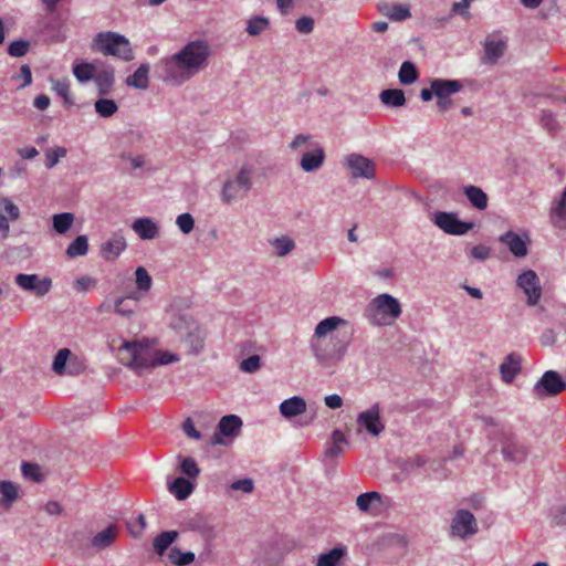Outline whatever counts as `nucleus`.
<instances>
[{
    "mask_svg": "<svg viewBox=\"0 0 566 566\" xmlns=\"http://www.w3.org/2000/svg\"><path fill=\"white\" fill-rule=\"evenodd\" d=\"M117 359L129 369L140 374L155 367V349L148 339L123 340L116 349Z\"/></svg>",
    "mask_w": 566,
    "mask_h": 566,
    "instance_id": "nucleus-1",
    "label": "nucleus"
},
{
    "mask_svg": "<svg viewBox=\"0 0 566 566\" xmlns=\"http://www.w3.org/2000/svg\"><path fill=\"white\" fill-rule=\"evenodd\" d=\"M349 344L348 335L336 333L327 338L312 339L311 347L321 364L332 366L343 360Z\"/></svg>",
    "mask_w": 566,
    "mask_h": 566,
    "instance_id": "nucleus-2",
    "label": "nucleus"
},
{
    "mask_svg": "<svg viewBox=\"0 0 566 566\" xmlns=\"http://www.w3.org/2000/svg\"><path fill=\"white\" fill-rule=\"evenodd\" d=\"M92 50L103 55H111L123 61H132L134 52L129 40L113 31L97 33L92 41Z\"/></svg>",
    "mask_w": 566,
    "mask_h": 566,
    "instance_id": "nucleus-3",
    "label": "nucleus"
},
{
    "mask_svg": "<svg viewBox=\"0 0 566 566\" xmlns=\"http://www.w3.org/2000/svg\"><path fill=\"white\" fill-rule=\"evenodd\" d=\"M401 315L399 301L390 294L384 293L376 296L366 307L365 316L375 325H386L389 319Z\"/></svg>",
    "mask_w": 566,
    "mask_h": 566,
    "instance_id": "nucleus-4",
    "label": "nucleus"
},
{
    "mask_svg": "<svg viewBox=\"0 0 566 566\" xmlns=\"http://www.w3.org/2000/svg\"><path fill=\"white\" fill-rule=\"evenodd\" d=\"M253 167L243 165L231 178H228L222 186L221 199L226 203L243 199L248 196L253 186Z\"/></svg>",
    "mask_w": 566,
    "mask_h": 566,
    "instance_id": "nucleus-5",
    "label": "nucleus"
},
{
    "mask_svg": "<svg viewBox=\"0 0 566 566\" xmlns=\"http://www.w3.org/2000/svg\"><path fill=\"white\" fill-rule=\"evenodd\" d=\"M307 145L308 150L302 155L300 166L305 172L317 171L325 161V150L318 144L313 142V138L308 134H298L290 144V148L295 150L298 147Z\"/></svg>",
    "mask_w": 566,
    "mask_h": 566,
    "instance_id": "nucleus-6",
    "label": "nucleus"
},
{
    "mask_svg": "<svg viewBox=\"0 0 566 566\" xmlns=\"http://www.w3.org/2000/svg\"><path fill=\"white\" fill-rule=\"evenodd\" d=\"M210 55V46L205 40H195L184 46L181 51L171 56V61L180 66L198 69L203 65Z\"/></svg>",
    "mask_w": 566,
    "mask_h": 566,
    "instance_id": "nucleus-7",
    "label": "nucleus"
},
{
    "mask_svg": "<svg viewBox=\"0 0 566 566\" xmlns=\"http://www.w3.org/2000/svg\"><path fill=\"white\" fill-rule=\"evenodd\" d=\"M501 453L505 461L521 463L528 455V448L512 432L511 429L500 430Z\"/></svg>",
    "mask_w": 566,
    "mask_h": 566,
    "instance_id": "nucleus-8",
    "label": "nucleus"
},
{
    "mask_svg": "<svg viewBox=\"0 0 566 566\" xmlns=\"http://www.w3.org/2000/svg\"><path fill=\"white\" fill-rule=\"evenodd\" d=\"M566 389V379L555 370H546L535 382L532 394L537 399L555 397Z\"/></svg>",
    "mask_w": 566,
    "mask_h": 566,
    "instance_id": "nucleus-9",
    "label": "nucleus"
},
{
    "mask_svg": "<svg viewBox=\"0 0 566 566\" xmlns=\"http://www.w3.org/2000/svg\"><path fill=\"white\" fill-rule=\"evenodd\" d=\"M432 223L447 234L463 235L473 227V222H467L459 219L457 212L436 211L431 213Z\"/></svg>",
    "mask_w": 566,
    "mask_h": 566,
    "instance_id": "nucleus-10",
    "label": "nucleus"
},
{
    "mask_svg": "<svg viewBox=\"0 0 566 566\" xmlns=\"http://www.w3.org/2000/svg\"><path fill=\"white\" fill-rule=\"evenodd\" d=\"M344 165L350 170V177L353 179H374L376 177V165L375 163L356 153H352L344 158Z\"/></svg>",
    "mask_w": 566,
    "mask_h": 566,
    "instance_id": "nucleus-11",
    "label": "nucleus"
},
{
    "mask_svg": "<svg viewBox=\"0 0 566 566\" xmlns=\"http://www.w3.org/2000/svg\"><path fill=\"white\" fill-rule=\"evenodd\" d=\"M242 427V420L237 415L223 416L218 426L213 437L210 440L211 446L226 444L224 438H234L239 434Z\"/></svg>",
    "mask_w": 566,
    "mask_h": 566,
    "instance_id": "nucleus-12",
    "label": "nucleus"
},
{
    "mask_svg": "<svg viewBox=\"0 0 566 566\" xmlns=\"http://www.w3.org/2000/svg\"><path fill=\"white\" fill-rule=\"evenodd\" d=\"M516 284L524 291L527 296V304L530 306L536 305L542 296V287L539 279L533 270L522 272L516 280Z\"/></svg>",
    "mask_w": 566,
    "mask_h": 566,
    "instance_id": "nucleus-13",
    "label": "nucleus"
},
{
    "mask_svg": "<svg viewBox=\"0 0 566 566\" xmlns=\"http://www.w3.org/2000/svg\"><path fill=\"white\" fill-rule=\"evenodd\" d=\"M357 424L371 436L378 437L385 430V424L380 420L379 403L376 402L369 409L358 413Z\"/></svg>",
    "mask_w": 566,
    "mask_h": 566,
    "instance_id": "nucleus-14",
    "label": "nucleus"
},
{
    "mask_svg": "<svg viewBox=\"0 0 566 566\" xmlns=\"http://www.w3.org/2000/svg\"><path fill=\"white\" fill-rule=\"evenodd\" d=\"M14 282L22 290L33 292L36 296H44L52 286L51 279L40 280L38 274L19 273L15 275Z\"/></svg>",
    "mask_w": 566,
    "mask_h": 566,
    "instance_id": "nucleus-15",
    "label": "nucleus"
},
{
    "mask_svg": "<svg viewBox=\"0 0 566 566\" xmlns=\"http://www.w3.org/2000/svg\"><path fill=\"white\" fill-rule=\"evenodd\" d=\"M451 530L454 535L462 538L473 535L478 532L476 520L470 511L459 510L452 520Z\"/></svg>",
    "mask_w": 566,
    "mask_h": 566,
    "instance_id": "nucleus-16",
    "label": "nucleus"
},
{
    "mask_svg": "<svg viewBox=\"0 0 566 566\" xmlns=\"http://www.w3.org/2000/svg\"><path fill=\"white\" fill-rule=\"evenodd\" d=\"M506 49V40L501 32H493L488 34L484 40V56L490 64H494L503 54Z\"/></svg>",
    "mask_w": 566,
    "mask_h": 566,
    "instance_id": "nucleus-17",
    "label": "nucleus"
},
{
    "mask_svg": "<svg viewBox=\"0 0 566 566\" xmlns=\"http://www.w3.org/2000/svg\"><path fill=\"white\" fill-rule=\"evenodd\" d=\"M82 84L94 81L99 95L111 93L114 85V73H73Z\"/></svg>",
    "mask_w": 566,
    "mask_h": 566,
    "instance_id": "nucleus-18",
    "label": "nucleus"
},
{
    "mask_svg": "<svg viewBox=\"0 0 566 566\" xmlns=\"http://www.w3.org/2000/svg\"><path fill=\"white\" fill-rule=\"evenodd\" d=\"M522 370V357L520 354L510 353L500 365L501 378L505 384H512Z\"/></svg>",
    "mask_w": 566,
    "mask_h": 566,
    "instance_id": "nucleus-19",
    "label": "nucleus"
},
{
    "mask_svg": "<svg viewBox=\"0 0 566 566\" xmlns=\"http://www.w3.org/2000/svg\"><path fill=\"white\" fill-rule=\"evenodd\" d=\"M280 413L285 419H292L306 412V401L300 396H293L280 403Z\"/></svg>",
    "mask_w": 566,
    "mask_h": 566,
    "instance_id": "nucleus-20",
    "label": "nucleus"
},
{
    "mask_svg": "<svg viewBox=\"0 0 566 566\" xmlns=\"http://www.w3.org/2000/svg\"><path fill=\"white\" fill-rule=\"evenodd\" d=\"M463 85L459 80L433 78V93L437 99L451 97V95L460 92Z\"/></svg>",
    "mask_w": 566,
    "mask_h": 566,
    "instance_id": "nucleus-21",
    "label": "nucleus"
},
{
    "mask_svg": "<svg viewBox=\"0 0 566 566\" xmlns=\"http://www.w3.org/2000/svg\"><path fill=\"white\" fill-rule=\"evenodd\" d=\"M500 241L504 243L516 258H523L527 254L526 242L513 231H507L502 234Z\"/></svg>",
    "mask_w": 566,
    "mask_h": 566,
    "instance_id": "nucleus-22",
    "label": "nucleus"
},
{
    "mask_svg": "<svg viewBox=\"0 0 566 566\" xmlns=\"http://www.w3.org/2000/svg\"><path fill=\"white\" fill-rule=\"evenodd\" d=\"M132 228L143 240H153L159 232L158 226L150 218L136 219Z\"/></svg>",
    "mask_w": 566,
    "mask_h": 566,
    "instance_id": "nucleus-23",
    "label": "nucleus"
},
{
    "mask_svg": "<svg viewBox=\"0 0 566 566\" xmlns=\"http://www.w3.org/2000/svg\"><path fill=\"white\" fill-rule=\"evenodd\" d=\"M125 248L126 241L124 237L115 234L102 244L101 252L104 259L115 260Z\"/></svg>",
    "mask_w": 566,
    "mask_h": 566,
    "instance_id": "nucleus-24",
    "label": "nucleus"
},
{
    "mask_svg": "<svg viewBox=\"0 0 566 566\" xmlns=\"http://www.w3.org/2000/svg\"><path fill=\"white\" fill-rule=\"evenodd\" d=\"M117 535H118V527L114 524H111L102 532H98L92 538L91 544L97 551H102V549L109 547L114 543Z\"/></svg>",
    "mask_w": 566,
    "mask_h": 566,
    "instance_id": "nucleus-25",
    "label": "nucleus"
},
{
    "mask_svg": "<svg viewBox=\"0 0 566 566\" xmlns=\"http://www.w3.org/2000/svg\"><path fill=\"white\" fill-rule=\"evenodd\" d=\"M342 324H345V321L338 316H329L322 319L315 327V338L314 339H323L329 337L337 327Z\"/></svg>",
    "mask_w": 566,
    "mask_h": 566,
    "instance_id": "nucleus-26",
    "label": "nucleus"
},
{
    "mask_svg": "<svg viewBox=\"0 0 566 566\" xmlns=\"http://www.w3.org/2000/svg\"><path fill=\"white\" fill-rule=\"evenodd\" d=\"M168 489L177 500L182 501L189 497V495L192 493L195 484L184 476H178L168 484Z\"/></svg>",
    "mask_w": 566,
    "mask_h": 566,
    "instance_id": "nucleus-27",
    "label": "nucleus"
},
{
    "mask_svg": "<svg viewBox=\"0 0 566 566\" xmlns=\"http://www.w3.org/2000/svg\"><path fill=\"white\" fill-rule=\"evenodd\" d=\"M191 531L198 532L206 541H212L216 537L214 528L202 515H196L188 521Z\"/></svg>",
    "mask_w": 566,
    "mask_h": 566,
    "instance_id": "nucleus-28",
    "label": "nucleus"
},
{
    "mask_svg": "<svg viewBox=\"0 0 566 566\" xmlns=\"http://www.w3.org/2000/svg\"><path fill=\"white\" fill-rule=\"evenodd\" d=\"M463 193L472 205L478 210H484L488 207V195L480 188L473 185L465 186L463 188Z\"/></svg>",
    "mask_w": 566,
    "mask_h": 566,
    "instance_id": "nucleus-29",
    "label": "nucleus"
},
{
    "mask_svg": "<svg viewBox=\"0 0 566 566\" xmlns=\"http://www.w3.org/2000/svg\"><path fill=\"white\" fill-rule=\"evenodd\" d=\"M0 504L4 509H10L18 500V485L11 481H0Z\"/></svg>",
    "mask_w": 566,
    "mask_h": 566,
    "instance_id": "nucleus-30",
    "label": "nucleus"
},
{
    "mask_svg": "<svg viewBox=\"0 0 566 566\" xmlns=\"http://www.w3.org/2000/svg\"><path fill=\"white\" fill-rule=\"evenodd\" d=\"M381 503V495L376 491L365 492L357 496L356 505L364 513H371Z\"/></svg>",
    "mask_w": 566,
    "mask_h": 566,
    "instance_id": "nucleus-31",
    "label": "nucleus"
},
{
    "mask_svg": "<svg viewBox=\"0 0 566 566\" xmlns=\"http://www.w3.org/2000/svg\"><path fill=\"white\" fill-rule=\"evenodd\" d=\"M178 536L179 533L177 531H165L159 533L153 542L154 551L159 556H163Z\"/></svg>",
    "mask_w": 566,
    "mask_h": 566,
    "instance_id": "nucleus-32",
    "label": "nucleus"
},
{
    "mask_svg": "<svg viewBox=\"0 0 566 566\" xmlns=\"http://www.w3.org/2000/svg\"><path fill=\"white\" fill-rule=\"evenodd\" d=\"M182 337L189 346L190 353L198 354L203 349L205 335L198 325H195V328L189 329Z\"/></svg>",
    "mask_w": 566,
    "mask_h": 566,
    "instance_id": "nucleus-33",
    "label": "nucleus"
},
{
    "mask_svg": "<svg viewBox=\"0 0 566 566\" xmlns=\"http://www.w3.org/2000/svg\"><path fill=\"white\" fill-rule=\"evenodd\" d=\"M379 98L388 107H401L406 104V97L402 90L387 88L381 91Z\"/></svg>",
    "mask_w": 566,
    "mask_h": 566,
    "instance_id": "nucleus-34",
    "label": "nucleus"
},
{
    "mask_svg": "<svg viewBox=\"0 0 566 566\" xmlns=\"http://www.w3.org/2000/svg\"><path fill=\"white\" fill-rule=\"evenodd\" d=\"M196 322L185 313H176L170 319V327L180 336H184L189 329L195 328Z\"/></svg>",
    "mask_w": 566,
    "mask_h": 566,
    "instance_id": "nucleus-35",
    "label": "nucleus"
},
{
    "mask_svg": "<svg viewBox=\"0 0 566 566\" xmlns=\"http://www.w3.org/2000/svg\"><path fill=\"white\" fill-rule=\"evenodd\" d=\"M345 553V548L334 547L318 556L317 566H339L340 559L344 557Z\"/></svg>",
    "mask_w": 566,
    "mask_h": 566,
    "instance_id": "nucleus-36",
    "label": "nucleus"
},
{
    "mask_svg": "<svg viewBox=\"0 0 566 566\" xmlns=\"http://www.w3.org/2000/svg\"><path fill=\"white\" fill-rule=\"evenodd\" d=\"M53 91L63 99L65 106L74 105V99L70 92V83L67 80H54L50 77Z\"/></svg>",
    "mask_w": 566,
    "mask_h": 566,
    "instance_id": "nucleus-37",
    "label": "nucleus"
},
{
    "mask_svg": "<svg viewBox=\"0 0 566 566\" xmlns=\"http://www.w3.org/2000/svg\"><path fill=\"white\" fill-rule=\"evenodd\" d=\"M168 559L176 566H187L195 562L196 556L192 552H181L174 546L168 552Z\"/></svg>",
    "mask_w": 566,
    "mask_h": 566,
    "instance_id": "nucleus-38",
    "label": "nucleus"
},
{
    "mask_svg": "<svg viewBox=\"0 0 566 566\" xmlns=\"http://www.w3.org/2000/svg\"><path fill=\"white\" fill-rule=\"evenodd\" d=\"M95 112L103 118H109L118 111L117 103L112 98H98L94 103Z\"/></svg>",
    "mask_w": 566,
    "mask_h": 566,
    "instance_id": "nucleus-39",
    "label": "nucleus"
},
{
    "mask_svg": "<svg viewBox=\"0 0 566 566\" xmlns=\"http://www.w3.org/2000/svg\"><path fill=\"white\" fill-rule=\"evenodd\" d=\"M539 124L551 136H555L560 129L556 115L547 109L541 112Z\"/></svg>",
    "mask_w": 566,
    "mask_h": 566,
    "instance_id": "nucleus-40",
    "label": "nucleus"
},
{
    "mask_svg": "<svg viewBox=\"0 0 566 566\" xmlns=\"http://www.w3.org/2000/svg\"><path fill=\"white\" fill-rule=\"evenodd\" d=\"M73 221L74 216L71 212L56 213L52 218V226L56 233L64 234L70 230Z\"/></svg>",
    "mask_w": 566,
    "mask_h": 566,
    "instance_id": "nucleus-41",
    "label": "nucleus"
},
{
    "mask_svg": "<svg viewBox=\"0 0 566 566\" xmlns=\"http://www.w3.org/2000/svg\"><path fill=\"white\" fill-rule=\"evenodd\" d=\"M88 240L86 235H77L67 247L66 254L69 258L83 256L87 253Z\"/></svg>",
    "mask_w": 566,
    "mask_h": 566,
    "instance_id": "nucleus-42",
    "label": "nucleus"
},
{
    "mask_svg": "<svg viewBox=\"0 0 566 566\" xmlns=\"http://www.w3.org/2000/svg\"><path fill=\"white\" fill-rule=\"evenodd\" d=\"M270 25V21L268 18L258 15L248 21L245 31L252 35L256 36L264 32Z\"/></svg>",
    "mask_w": 566,
    "mask_h": 566,
    "instance_id": "nucleus-43",
    "label": "nucleus"
},
{
    "mask_svg": "<svg viewBox=\"0 0 566 566\" xmlns=\"http://www.w3.org/2000/svg\"><path fill=\"white\" fill-rule=\"evenodd\" d=\"M179 463V470L182 474L188 476L189 479H196L200 474V469L196 462V460L191 457L181 458Z\"/></svg>",
    "mask_w": 566,
    "mask_h": 566,
    "instance_id": "nucleus-44",
    "label": "nucleus"
},
{
    "mask_svg": "<svg viewBox=\"0 0 566 566\" xmlns=\"http://www.w3.org/2000/svg\"><path fill=\"white\" fill-rule=\"evenodd\" d=\"M72 355V352L69 348L60 349L53 360L52 369L57 375H64L66 370V363Z\"/></svg>",
    "mask_w": 566,
    "mask_h": 566,
    "instance_id": "nucleus-45",
    "label": "nucleus"
},
{
    "mask_svg": "<svg viewBox=\"0 0 566 566\" xmlns=\"http://www.w3.org/2000/svg\"><path fill=\"white\" fill-rule=\"evenodd\" d=\"M136 287L148 292L153 285V279L144 266H138L135 271Z\"/></svg>",
    "mask_w": 566,
    "mask_h": 566,
    "instance_id": "nucleus-46",
    "label": "nucleus"
},
{
    "mask_svg": "<svg viewBox=\"0 0 566 566\" xmlns=\"http://www.w3.org/2000/svg\"><path fill=\"white\" fill-rule=\"evenodd\" d=\"M66 153H67L66 148L61 147V146L48 149L45 151V160H44L45 168L52 169L53 167H55L57 165L59 160L66 156Z\"/></svg>",
    "mask_w": 566,
    "mask_h": 566,
    "instance_id": "nucleus-47",
    "label": "nucleus"
},
{
    "mask_svg": "<svg viewBox=\"0 0 566 566\" xmlns=\"http://www.w3.org/2000/svg\"><path fill=\"white\" fill-rule=\"evenodd\" d=\"M137 307L138 306L135 305L134 302L132 303V301L123 298L122 296L118 297L114 303L115 313L125 317L132 316L137 310Z\"/></svg>",
    "mask_w": 566,
    "mask_h": 566,
    "instance_id": "nucleus-48",
    "label": "nucleus"
},
{
    "mask_svg": "<svg viewBox=\"0 0 566 566\" xmlns=\"http://www.w3.org/2000/svg\"><path fill=\"white\" fill-rule=\"evenodd\" d=\"M272 244L275 248V253L279 256L289 254L295 247L294 241L287 237L276 238Z\"/></svg>",
    "mask_w": 566,
    "mask_h": 566,
    "instance_id": "nucleus-49",
    "label": "nucleus"
},
{
    "mask_svg": "<svg viewBox=\"0 0 566 566\" xmlns=\"http://www.w3.org/2000/svg\"><path fill=\"white\" fill-rule=\"evenodd\" d=\"M386 15L394 21H403L410 18L411 13L408 7L402 4H394L388 9Z\"/></svg>",
    "mask_w": 566,
    "mask_h": 566,
    "instance_id": "nucleus-50",
    "label": "nucleus"
},
{
    "mask_svg": "<svg viewBox=\"0 0 566 566\" xmlns=\"http://www.w3.org/2000/svg\"><path fill=\"white\" fill-rule=\"evenodd\" d=\"M6 212L9 219L15 221L20 217V210L18 206L9 198H0V213Z\"/></svg>",
    "mask_w": 566,
    "mask_h": 566,
    "instance_id": "nucleus-51",
    "label": "nucleus"
},
{
    "mask_svg": "<svg viewBox=\"0 0 566 566\" xmlns=\"http://www.w3.org/2000/svg\"><path fill=\"white\" fill-rule=\"evenodd\" d=\"M126 84L138 90H145L149 84L148 73H132L127 76Z\"/></svg>",
    "mask_w": 566,
    "mask_h": 566,
    "instance_id": "nucleus-52",
    "label": "nucleus"
},
{
    "mask_svg": "<svg viewBox=\"0 0 566 566\" xmlns=\"http://www.w3.org/2000/svg\"><path fill=\"white\" fill-rule=\"evenodd\" d=\"M176 224L184 234H189L193 230L195 219L188 212L181 213L177 217Z\"/></svg>",
    "mask_w": 566,
    "mask_h": 566,
    "instance_id": "nucleus-53",
    "label": "nucleus"
},
{
    "mask_svg": "<svg viewBox=\"0 0 566 566\" xmlns=\"http://www.w3.org/2000/svg\"><path fill=\"white\" fill-rule=\"evenodd\" d=\"M261 367V359L259 355H251L243 359L240 364V369L244 373L253 374Z\"/></svg>",
    "mask_w": 566,
    "mask_h": 566,
    "instance_id": "nucleus-54",
    "label": "nucleus"
},
{
    "mask_svg": "<svg viewBox=\"0 0 566 566\" xmlns=\"http://www.w3.org/2000/svg\"><path fill=\"white\" fill-rule=\"evenodd\" d=\"M191 73H161V81L168 85L176 86L180 85L187 80Z\"/></svg>",
    "mask_w": 566,
    "mask_h": 566,
    "instance_id": "nucleus-55",
    "label": "nucleus"
},
{
    "mask_svg": "<svg viewBox=\"0 0 566 566\" xmlns=\"http://www.w3.org/2000/svg\"><path fill=\"white\" fill-rule=\"evenodd\" d=\"M21 471L24 478L35 482L40 481V472L38 464L23 462L21 465Z\"/></svg>",
    "mask_w": 566,
    "mask_h": 566,
    "instance_id": "nucleus-56",
    "label": "nucleus"
},
{
    "mask_svg": "<svg viewBox=\"0 0 566 566\" xmlns=\"http://www.w3.org/2000/svg\"><path fill=\"white\" fill-rule=\"evenodd\" d=\"M29 50V43L27 41H14L8 48V53L11 56L20 57L27 54Z\"/></svg>",
    "mask_w": 566,
    "mask_h": 566,
    "instance_id": "nucleus-57",
    "label": "nucleus"
},
{
    "mask_svg": "<svg viewBox=\"0 0 566 566\" xmlns=\"http://www.w3.org/2000/svg\"><path fill=\"white\" fill-rule=\"evenodd\" d=\"M472 1L473 0H461L459 2H454L451 9L452 13L463 17L465 20L471 19L469 8Z\"/></svg>",
    "mask_w": 566,
    "mask_h": 566,
    "instance_id": "nucleus-58",
    "label": "nucleus"
},
{
    "mask_svg": "<svg viewBox=\"0 0 566 566\" xmlns=\"http://www.w3.org/2000/svg\"><path fill=\"white\" fill-rule=\"evenodd\" d=\"M178 360H179V358L175 354L155 349V366L167 365V364L178 361Z\"/></svg>",
    "mask_w": 566,
    "mask_h": 566,
    "instance_id": "nucleus-59",
    "label": "nucleus"
},
{
    "mask_svg": "<svg viewBox=\"0 0 566 566\" xmlns=\"http://www.w3.org/2000/svg\"><path fill=\"white\" fill-rule=\"evenodd\" d=\"M428 462L427 458L423 455H416L409 458L405 461L402 469L406 472H411L416 468H421Z\"/></svg>",
    "mask_w": 566,
    "mask_h": 566,
    "instance_id": "nucleus-60",
    "label": "nucleus"
},
{
    "mask_svg": "<svg viewBox=\"0 0 566 566\" xmlns=\"http://www.w3.org/2000/svg\"><path fill=\"white\" fill-rule=\"evenodd\" d=\"M295 28L300 33H311L314 28V21L310 17H302L296 20Z\"/></svg>",
    "mask_w": 566,
    "mask_h": 566,
    "instance_id": "nucleus-61",
    "label": "nucleus"
},
{
    "mask_svg": "<svg viewBox=\"0 0 566 566\" xmlns=\"http://www.w3.org/2000/svg\"><path fill=\"white\" fill-rule=\"evenodd\" d=\"M231 489L235 491H242L244 493H251L254 489L252 479H241L231 483Z\"/></svg>",
    "mask_w": 566,
    "mask_h": 566,
    "instance_id": "nucleus-62",
    "label": "nucleus"
},
{
    "mask_svg": "<svg viewBox=\"0 0 566 566\" xmlns=\"http://www.w3.org/2000/svg\"><path fill=\"white\" fill-rule=\"evenodd\" d=\"M490 254V248L483 244L474 245L470 251V255L479 261H484L489 259Z\"/></svg>",
    "mask_w": 566,
    "mask_h": 566,
    "instance_id": "nucleus-63",
    "label": "nucleus"
},
{
    "mask_svg": "<svg viewBox=\"0 0 566 566\" xmlns=\"http://www.w3.org/2000/svg\"><path fill=\"white\" fill-rule=\"evenodd\" d=\"M551 517L554 525L566 526V505L555 510Z\"/></svg>",
    "mask_w": 566,
    "mask_h": 566,
    "instance_id": "nucleus-64",
    "label": "nucleus"
}]
</instances>
